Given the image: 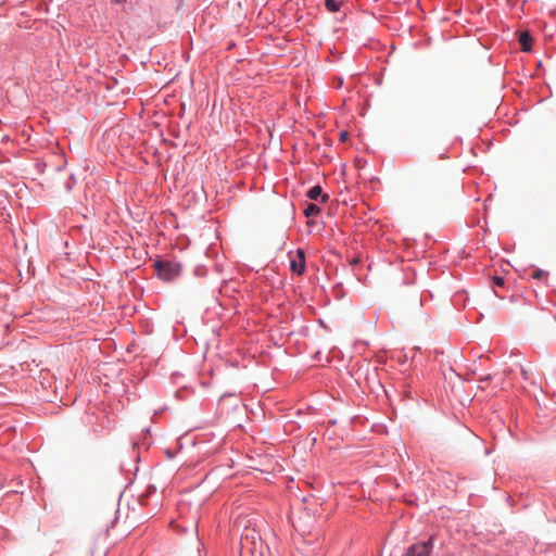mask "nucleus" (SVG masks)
Instances as JSON below:
<instances>
[{
	"mask_svg": "<svg viewBox=\"0 0 556 556\" xmlns=\"http://www.w3.org/2000/svg\"><path fill=\"white\" fill-rule=\"evenodd\" d=\"M155 269L160 278L166 281L173 280L180 273V265L170 261H157Z\"/></svg>",
	"mask_w": 556,
	"mask_h": 556,
	"instance_id": "1",
	"label": "nucleus"
},
{
	"mask_svg": "<svg viewBox=\"0 0 556 556\" xmlns=\"http://www.w3.org/2000/svg\"><path fill=\"white\" fill-rule=\"evenodd\" d=\"M433 548V542L430 538L428 541L419 542L409 546L403 556H430Z\"/></svg>",
	"mask_w": 556,
	"mask_h": 556,
	"instance_id": "2",
	"label": "nucleus"
},
{
	"mask_svg": "<svg viewBox=\"0 0 556 556\" xmlns=\"http://www.w3.org/2000/svg\"><path fill=\"white\" fill-rule=\"evenodd\" d=\"M291 270L298 275H302L305 270V252L302 249H298L296 256L291 260Z\"/></svg>",
	"mask_w": 556,
	"mask_h": 556,
	"instance_id": "3",
	"label": "nucleus"
},
{
	"mask_svg": "<svg viewBox=\"0 0 556 556\" xmlns=\"http://www.w3.org/2000/svg\"><path fill=\"white\" fill-rule=\"evenodd\" d=\"M319 197H321L323 202H326L328 200V195L323 194L320 186H314L307 191V198L311 200H317Z\"/></svg>",
	"mask_w": 556,
	"mask_h": 556,
	"instance_id": "4",
	"label": "nucleus"
},
{
	"mask_svg": "<svg viewBox=\"0 0 556 556\" xmlns=\"http://www.w3.org/2000/svg\"><path fill=\"white\" fill-rule=\"evenodd\" d=\"M519 43L523 51L528 52L531 50L532 38L528 31H523L520 34Z\"/></svg>",
	"mask_w": 556,
	"mask_h": 556,
	"instance_id": "5",
	"label": "nucleus"
},
{
	"mask_svg": "<svg viewBox=\"0 0 556 556\" xmlns=\"http://www.w3.org/2000/svg\"><path fill=\"white\" fill-rule=\"evenodd\" d=\"M320 213V207L316 204L309 203L304 210V214L307 217L316 216Z\"/></svg>",
	"mask_w": 556,
	"mask_h": 556,
	"instance_id": "6",
	"label": "nucleus"
},
{
	"mask_svg": "<svg viewBox=\"0 0 556 556\" xmlns=\"http://www.w3.org/2000/svg\"><path fill=\"white\" fill-rule=\"evenodd\" d=\"M325 5L328 9V11L337 12V11H339V9L341 7V2H339L337 0H326Z\"/></svg>",
	"mask_w": 556,
	"mask_h": 556,
	"instance_id": "7",
	"label": "nucleus"
},
{
	"mask_svg": "<svg viewBox=\"0 0 556 556\" xmlns=\"http://www.w3.org/2000/svg\"><path fill=\"white\" fill-rule=\"evenodd\" d=\"M546 276H547V273L542 269H535L532 274L533 279H542V278H546Z\"/></svg>",
	"mask_w": 556,
	"mask_h": 556,
	"instance_id": "8",
	"label": "nucleus"
},
{
	"mask_svg": "<svg viewBox=\"0 0 556 556\" xmlns=\"http://www.w3.org/2000/svg\"><path fill=\"white\" fill-rule=\"evenodd\" d=\"M493 283L495 286L503 287L504 286V279L502 277L494 276L493 277Z\"/></svg>",
	"mask_w": 556,
	"mask_h": 556,
	"instance_id": "9",
	"label": "nucleus"
},
{
	"mask_svg": "<svg viewBox=\"0 0 556 556\" xmlns=\"http://www.w3.org/2000/svg\"><path fill=\"white\" fill-rule=\"evenodd\" d=\"M346 138H348V132H345V131H344V132H341V135H340V140H341V141H345V140H346Z\"/></svg>",
	"mask_w": 556,
	"mask_h": 556,
	"instance_id": "10",
	"label": "nucleus"
},
{
	"mask_svg": "<svg viewBox=\"0 0 556 556\" xmlns=\"http://www.w3.org/2000/svg\"><path fill=\"white\" fill-rule=\"evenodd\" d=\"M521 374H522V376H523V378H525V379H528V378H529V377H528V370H527V369L522 368V369H521Z\"/></svg>",
	"mask_w": 556,
	"mask_h": 556,
	"instance_id": "11",
	"label": "nucleus"
},
{
	"mask_svg": "<svg viewBox=\"0 0 556 556\" xmlns=\"http://www.w3.org/2000/svg\"><path fill=\"white\" fill-rule=\"evenodd\" d=\"M116 3H122L124 2L125 0H114Z\"/></svg>",
	"mask_w": 556,
	"mask_h": 556,
	"instance_id": "12",
	"label": "nucleus"
}]
</instances>
